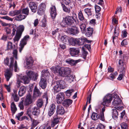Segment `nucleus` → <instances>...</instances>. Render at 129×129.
Returning a JSON list of instances; mask_svg holds the SVG:
<instances>
[{"mask_svg":"<svg viewBox=\"0 0 129 129\" xmlns=\"http://www.w3.org/2000/svg\"><path fill=\"white\" fill-rule=\"evenodd\" d=\"M80 27L82 33H84L86 30L85 25L83 24H82L80 25Z\"/></svg>","mask_w":129,"mask_h":129,"instance_id":"864d4df0","label":"nucleus"},{"mask_svg":"<svg viewBox=\"0 0 129 129\" xmlns=\"http://www.w3.org/2000/svg\"><path fill=\"white\" fill-rule=\"evenodd\" d=\"M98 117V119H99L103 121H105V119L104 116V113H100L99 114Z\"/></svg>","mask_w":129,"mask_h":129,"instance_id":"de8ad7c7","label":"nucleus"},{"mask_svg":"<svg viewBox=\"0 0 129 129\" xmlns=\"http://www.w3.org/2000/svg\"><path fill=\"white\" fill-rule=\"evenodd\" d=\"M29 38V35H27L25 36L21 41L20 43L21 45L24 46L26 44Z\"/></svg>","mask_w":129,"mask_h":129,"instance_id":"4be33fe9","label":"nucleus"},{"mask_svg":"<svg viewBox=\"0 0 129 129\" xmlns=\"http://www.w3.org/2000/svg\"><path fill=\"white\" fill-rule=\"evenodd\" d=\"M31 97V95L30 94H28L27 95L24 102V104L25 106L28 105L32 103V101Z\"/></svg>","mask_w":129,"mask_h":129,"instance_id":"ddd939ff","label":"nucleus"},{"mask_svg":"<svg viewBox=\"0 0 129 129\" xmlns=\"http://www.w3.org/2000/svg\"><path fill=\"white\" fill-rule=\"evenodd\" d=\"M34 61V59L31 56H30L26 58V64L27 69L31 68L33 66Z\"/></svg>","mask_w":129,"mask_h":129,"instance_id":"1a4fd4ad","label":"nucleus"},{"mask_svg":"<svg viewBox=\"0 0 129 129\" xmlns=\"http://www.w3.org/2000/svg\"><path fill=\"white\" fill-rule=\"evenodd\" d=\"M43 104V102L42 100V99H40L38 100L37 102V105L38 107L40 108L42 107Z\"/></svg>","mask_w":129,"mask_h":129,"instance_id":"c03bdc74","label":"nucleus"},{"mask_svg":"<svg viewBox=\"0 0 129 129\" xmlns=\"http://www.w3.org/2000/svg\"><path fill=\"white\" fill-rule=\"evenodd\" d=\"M95 11L96 12H99L101 10L100 7L98 5H96L95 6Z\"/></svg>","mask_w":129,"mask_h":129,"instance_id":"680f3d73","label":"nucleus"},{"mask_svg":"<svg viewBox=\"0 0 129 129\" xmlns=\"http://www.w3.org/2000/svg\"><path fill=\"white\" fill-rule=\"evenodd\" d=\"M56 112L59 114H63L65 112L64 108L61 105H58L57 106Z\"/></svg>","mask_w":129,"mask_h":129,"instance_id":"f3484780","label":"nucleus"},{"mask_svg":"<svg viewBox=\"0 0 129 129\" xmlns=\"http://www.w3.org/2000/svg\"><path fill=\"white\" fill-rule=\"evenodd\" d=\"M80 61H81V60L80 59L75 60L73 59H68L65 60V62L66 63H69L71 66L76 65L78 62Z\"/></svg>","mask_w":129,"mask_h":129,"instance_id":"4468645a","label":"nucleus"},{"mask_svg":"<svg viewBox=\"0 0 129 129\" xmlns=\"http://www.w3.org/2000/svg\"><path fill=\"white\" fill-rule=\"evenodd\" d=\"M126 70V69H124V68L122 70H120L121 74L119 75L118 78H117L118 80H121L122 79L123 76L125 75Z\"/></svg>","mask_w":129,"mask_h":129,"instance_id":"a878e982","label":"nucleus"},{"mask_svg":"<svg viewBox=\"0 0 129 129\" xmlns=\"http://www.w3.org/2000/svg\"><path fill=\"white\" fill-rule=\"evenodd\" d=\"M127 40H128L127 39H124L122 40L121 43V45L125 46L127 45L128 44Z\"/></svg>","mask_w":129,"mask_h":129,"instance_id":"5fc2aeb1","label":"nucleus"},{"mask_svg":"<svg viewBox=\"0 0 129 129\" xmlns=\"http://www.w3.org/2000/svg\"><path fill=\"white\" fill-rule=\"evenodd\" d=\"M21 79L23 81L24 83L25 84L29 83L30 80H31L28 77H27L26 76L22 77L21 78Z\"/></svg>","mask_w":129,"mask_h":129,"instance_id":"4c0bfd02","label":"nucleus"},{"mask_svg":"<svg viewBox=\"0 0 129 129\" xmlns=\"http://www.w3.org/2000/svg\"><path fill=\"white\" fill-rule=\"evenodd\" d=\"M48 71L47 70H44L42 71L41 73V74L42 76L44 78H41L39 82V85L42 89L45 88L47 85L46 82V77H48Z\"/></svg>","mask_w":129,"mask_h":129,"instance_id":"20e7f679","label":"nucleus"},{"mask_svg":"<svg viewBox=\"0 0 129 129\" xmlns=\"http://www.w3.org/2000/svg\"><path fill=\"white\" fill-rule=\"evenodd\" d=\"M26 74L27 76L31 79V78L33 79L35 76L36 74L32 71L27 70L26 72Z\"/></svg>","mask_w":129,"mask_h":129,"instance_id":"5701e85b","label":"nucleus"},{"mask_svg":"<svg viewBox=\"0 0 129 129\" xmlns=\"http://www.w3.org/2000/svg\"><path fill=\"white\" fill-rule=\"evenodd\" d=\"M76 22L75 19H73L70 16H67L63 18L62 21L60 23V25L63 27H67L71 26Z\"/></svg>","mask_w":129,"mask_h":129,"instance_id":"f03ea898","label":"nucleus"},{"mask_svg":"<svg viewBox=\"0 0 129 129\" xmlns=\"http://www.w3.org/2000/svg\"><path fill=\"white\" fill-rule=\"evenodd\" d=\"M31 120V121L32 122V125L33 126L35 127L36 126L38 123V121L37 120L33 119V118Z\"/></svg>","mask_w":129,"mask_h":129,"instance_id":"4d7b16f0","label":"nucleus"},{"mask_svg":"<svg viewBox=\"0 0 129 129\" xmlns=\"http://www.w3.org/2000/svg\"><path fill=\"white\" fill-rule=\"evenodd\" d=\"M50 108L49 110V116H50L54 113L55 110V106L54 104H52L50 106Z\"/></svg>","mask_w":129,"mask_h":129,"instance_id":"aec40b11","label":"nucleus"},{"mask_svg":"<svg viewBox=\"0 0 129 129\" xmlns=\"http://www.w3.org/2000/svg\"><path fill=\"white\" fill-rule=\"evenodd\" d=\"M78 18L80 21H82L85 19L83 14L81 11H80L78 14Z\"/></svg>","mask_w":129,"mask_h":129,"instance_id":"a18cd8bd","label":"nucleus"},{"mask_svg":"<svg viewBox=\"0 0 129 129\" xmlns=\"http://www.w3.org/2000/svg\"><path fill=\"white\" fill-rule=\"evenodd\" d=\"M41 93L39 89L37 88L36 86H35L34 90L33 96L35 98H36L40 96Z\"/></svg>","mask_w":129,"mask_h":129,"instance_id":"b1692460","label":"nucleus"},{"mask_svg":"<svg viewBox=\"0 0 129 129\" xmlns=\"http://www.w3.org/2000/svg\"><path fill=\"white\" fill-rule=\"evenodd\" d=\"M118 115L117 110L115 109H113L112 117L113 118H117Z\"/></svg>","mask_w":129,"mask_h":129,"instance_id":"37998d69","label":"nucleus"},{"mask_svg":"<svg viewBox=\"0 0 129 129\" xmlns=\"http://www.w3.org/2000/svg\"><path fill=\"white\" fill-rule=\"evenodd\" d=\"M59 118L57 116H55L53 117V120L52 122L53 126H55L59 122Z\"/></svg>","mask_w":129,"mask_h":129,"instance_id":"f704fd0d","label":"nucleus"},{"mask_svg":"<svg viewBox=\"0 0 129 129\" xmlns=\"http://www.w3.org/2000/svg\"><path fill=\"white\" fill-rule=\"evenodd\" d=\"M14 60L13 58H11L10 65L9 66V68L6 69L5 70V78L7 81H9L12 75V71L13 70Z\"/></svg>","mask_w":129,"mask_h":129,"instance_id":"7ed1b4c3","label":"nucleus"},{"mask_svg":"<svg viewBox=\"0 0 129 129\" xmlns=\"http://www.w3.org/2000/svg\"><path fill=\"white\" fill-rule=\"evenodd\" d=\"M17 28L16 26H13L12 28V33L11 34V36L13 37L14 36L15 33H17Z\"/></svg>","mask_w":129,"mask_h":129,"instance_id":"3c124183","label":"nucleus"},{"mask_svg":"<svg viewBox=\"0 0 129 129\" xmlns=\"http://www.w3.org/2000/svg\"><path fill=\"white\" fill-rule=\"evenodd\" d=\"M29 6L32 12L34 13L36 12L37 6L35 3L33 2H30Z\"/></svg>","mask_w":129,"mask_h":129,"instance_id":"2eb2a0df","label":"nucleus"},{"mask_svg":"<svg viewBox=\"0 0 129 129\" xmlns=\"http://www.w3.org/2000/svg\"><path fill=\"white\" fill-rule=\"evenodd\" d=\"M74 91V90L73 89L67 90L66 92V96L68 98H69L71 95L72 93Z\"/></svg>","mask_w":129,"mask_h":129,"instance_id":"8fccbe9b","label":"nucleus"},{"mask_svg":"<svg viewBox=\"0 0 129 129\" xmlns=\"http://www.w3.org/2000/svg\"><path fill=\"white\" fill-rule=\"evenodd\" d=\"M32 109L33 108H32L31 107H30L28 108L26 112V114L29 116L31 120L32 119V118L31 116Z\"/></svg>","mask_w":129,"mask_h":129,"instance_id":"58836bf2","label":"nucleus"},{"mask_svg":"<svg viewBox=\"0 0 129 129\" xmlns=\"http://www.w3.org/2000/svg\"><path fill=\"white\" fill-rule=\"evenodd\" d=\"M69 43L70 45L75 46L77 45V38L71 37L69 39Z\"/></svg>","mask_w":129,"mask_h":129,"instance_id":"a211bd4d","label":"nucleus"},{"mask_svg":"<svg viewBox=\"0 0 129 129\" xmlns=\"http://www.w3.org/2000/svg\"><path fill=\"white\" fill-rule=\"evenodd\" d=\"M99 115L96 113L93 112L91 116L92 119L94 120H96L98 119Z\"/></svg>","mask_w":129,"mask_h":129,"instance_id":"79ce46f5","label":"nucleus"},{"mask_svg":"<svg viewBox=\"0 0 129 129\" xmlns=\"http://www.w3.org/2000/svg\"><path fill=\"white\" fill-rule=\"evenodd\" d=\"M40 113V110L39 108L37 107H35L32 112L33 114L35 116H37Z\"/></svg>","mask_w":129,"mask_h":129,"instance_id":"c9c22d12","label":"nucleus"},{"mask_svg":"<svg viewBox=\"0 0 129 129\" xmlns=\"http://www.w3.org/2000/svg\"><path fill=\"white\" fill-rule=\"evenodd\" d=\"M64 94L62 92L58 93L56 95V101L58 104H62L64 100Z\"/></svg>","mask_w":129,"mask_h":129,"instance_id":"0eeeda50","label":"nucleus"},{"mask_svg":"<svg viewBox=\"0 0 129 129\" xmlns=\"http://www.w3.org/2000/svg\"><path fill=\"white\" fill-rule=\"evenodd\" d=\"M96 129H105V126L103 124L98 126Z\"/></svg>","mask_w":129,"mask_h":129,"instance_id":"774afa93","label":"nucleus"},{"mask_svg":"<svg viewBox=\"0 0 129 129\" xmlns=\"http://www.w3.org/2000/svg\"><path fill=\"white\" fill-rule=\"evenodd\" d=\"M50 15L52 19L55 18L57 14L56 9L55 6L53 5L50 8Z\"/></svg>","mask_w":129,"mask_h":129,"instance_id":"9b49d317","label":"nucleus"},{"mask_svg":"<svg viewBox=\"0 0 129 129\" xmlns=\"http://www.w3.org/2000/svg\"><path fill=\"white\" fill-rule=\"evenodd\" d=\"M26 17V15L22 14L20 15L15 17L16 20L18 21H20L23 19H24Z\"/></svg>","mask_w":129,"mask_h":129,"instance_id":"72a5a7b5","label":"nucleus"},{"mask_svg":"<svg viewBox=\"0 0 129 129\" xmlns=\"http://www.w3.org/2000/svg\"><path fill=\"white\" fill-rule=\"evenodd\" d=\"M43 98H45L46 99V103H47L48 100V93L47 92L44 93L43 96Z\"/></svg>","mask_w":129,"mask_h":129,"instance_id":"0e129e2a","label":"nucleus"},{"mask_svg":"<svg viewBox=\"0 0 129 129\" xmlns=\"http://www.w3.org/2000/svg\"><path fill=\"white\" fill-rule=\"evenodd\" d=\"M63 87H61L60 85H57L55 86L54 87V93H56L59 92L61 90V88H62Z\"/></svg>","mask_w":129,"mask_h":129,"instance_id":"2f4dec72","label":"nucleus"},{"mask_svg":"<svg viewBox=\"0 0 129 129\" xmlns=\"http://www.w3.org/2000/svg\"><path fill=\"white\" fill-rule=\"evenodd\" d=\"M60 47L61 49L64 50L66 48V46L65 44L63 43H61L59 44Z\"/></svg>","mask_w":129,"mask_h":129,"instance_id":"338daca9","label":"nucleus"},{"mask_svg":"<svg viewBox=\"0 0 129 129\" xmlns=\"http://www.w3.org/2000/svg\"><path fill=\"white\" fill-rule=\"evenodd\" d=\"M22 13L23 14L26 15H28L29 13V10L28 8L23 9Z\"/></svg>","mask_w":129,"mask_h":129,"instance_id":"603ef678","label":"nucleus"},{"mask_svg":"<svg viewBox=\"0 0 129 129\" xmlns=\"http://www.w3.org/2000/svg\"><path fill=\"white\" fill-rule=\"evenodd\" d=\"M17 32L22 34V33L24 30V27L23 25H20L18 27H17Z\"/></svg>","mask_w":129,"mask_h":129,"instance_id":"c756f323","label":"nucleus"},{"mask_svg":"<svg viewBox=\"0 0 129 129\" xmlns=\"http://www.w3.org/2000/svg\"><path fill=\"white\" fill-rule=\"evenodd\" d=\"M72 15L71 14H69V16H70V17H72L73 19H77V16L76 13L73 11L72 13Z\"/></svg>","mask_w":129,"mask_h":129,"instance_id":"13d9d810","label":"nucleus"},{"mask_svg":"<svg viewBox=\"0 0 129 129\" xmlns=\"http://www.w3.org/2000/svg\"><path fill=\"white\" fill-rule=\"evenodd\" d=\"M86 38L84 37H81L78 39L77 38V45H82L85 43V40Z\"/></svg>","mask_w":129,"mask_h":129,"instance_id":"393cba45","label":"nucleus"},{"mask_svg":"<svg viewBox=\"0 0 129 129\" xmlns=\"http://www.w3.org/2000/svg\"><path fill=\"white\" fill-rule=\"evenodd\" d=\"M23 101L22 100L19 104V107L21 110H23L24 109V106L23 105Z\"/></svg>","mask_w":129,"mask_h":129,"instance_id":"052dcab7","label":"nucleus"},{"mask_svg":"<svg viewBox=\"0 0 129 129\" xmlns=\"http://www.w3.org/2000/svg\"><path fill=\"white\" fill-rule=\"evenodd\" d=\"M124 62L123 60L121 59H119V60L118 64L119 65V67H121V70H122L123 69V68L124 69H125L124 67Z\"/></svg>","mask_w":129,"mask_h":129,"instance_id":"49530a36","label":"nucleus"},{"mask_svg":"<svg viewBox=\"0 0 129 129\" xmlns=\"http://www.w3.org/2000/svg\"><path fill=\"white\" fill-rule=\"evenodd\" d=\"M52 71L54 73H58L60 76L65 77L70 74L71 72L70 69L69 67H60L57 66L55 67H52L51 68Z\"/></svg>","mask_w":129,"mask_h":129,"instance_id":"f257e3e1","label":"nucleus"},{"mask_svg":"<svg viewBox=\"0 0 129 129\" xmlns=\"http://www.w3.org/2000/svg\"><path fill=\"white\" fill-rule=\"evenodd\" d=\"M69 50L70 54L72 56L75 57L78 56L80 52L78 48H70Z\"/></svg>","mask_w":129,"mask_h":129,"instance_id":"9d476101","label":"nucleus"},{"mask_svg":"<svg viewBox=\"0 0 129 129\" xmlns=\"http://www.w3.org/2000/svg\"><path fill=\"white\" fill-rule=\"evenodd\" d=\"M46 8V6L45 3H42L40 4L38 7L37 12L38 14L40 15L44 14Z\"/></svg>","mask_w":129,"mask_h":129,"instance_id":"423d86ee","label":"nucleus"},{"mask_svg":"<svg viewBox=\"0 0 129 129\" xmlns=\"http://www.w3.org/2000/svg\"><path fill=\"white\" fill-rule=\"evenodd\" d=\"M21 35V34L17 32L15 36L14 39V40L15 41H18L20 38Z\"/></svg>","mask_w":129,"mask_h":129,"instance_id":"09e8293b","label":"nucleus"},{"mask_svg":"<svg viewBox=\"0 0 129 129\" xmlns=\"http://www.w3.org/2000/svg\"><path fill=\"white\" fill-rule=\"evenodd\" d=\"M93 31V28L89 27L87 28V29L86 30L84 33L87 36L89 37L92 35Z\"/></svg>","mask_w":129,"mask_h":129,"instance_id":"dca6fc26","label":"nucleus"},{"mask_svg":"<svg viewBox=\"0 0 129 129\" xmlns=\"http://www.w3.org/2000/svg\"><path fill=\"white\" fill-rule=\"evenodd\" d=\"M91 10L92 9L91 8H86L84 10V11L85 13L88 16L92 15Z\"/></svg>","mask_w":129,"mask_h":129,"instance_id":"ea45409f","label":"nucleus"},{"mask_svg":"<svg viewBox=\"0 0 129 129\" xmlns=\"http://www.w3.org/2000/svg\"><path fill=\"white\" fill-rule=\"evenodd\" d=\"M116 29V26L114 29V35L115 36H116V37H117L119 35V31L118 29Z\"/></svg>","mask_w":129,"mask_h":129,"instance_id":"bf43d9fd","label":"nucleus"},{"mask_svg":"<svg viewBox=\"0 0 129 129\" xmlns=\"http://www.w3.org/2000/svg\"><path fill=\"white\" fill-rule=\"evenodd\" d=\"M60 3L63 11L68 13V14H70L71 12L70 9L67 7L63 3L61 2Z\"/></svg>","mask_w":129,"mask_h":129,"instance_id":"cd10ccee","label":"nucleus"},{"mask_svg":"<svg viewBox=\"0 0 129 129\" xmlns=\"http://www.w3.org/2000/svg\"><path fill=\"white\" fill-rule=\"evenodd\" d=\"M13 48L12 43L10 41L8 42L7 44V50H11L13 49Z\"/></svg>","mask_w":129,"mask_h":129,"instance_id":"a19ab883","label":"nucleus"},{"mask_svg":"<svg viewBox=\"0 0 129 129\" xmlns=\"http://www.w3.org/2000/svg\"><path fill=\"white\" fill-rule=\"evenodd\" d=\"M26 88L24 86L21 87L18 91V95L20 96H22L25 93L26 90Z\"/></svg>","mask_w":129,"mask_h":129,"instance_id":"412c9836","label":"nucleus"},{"mask_svg":"<svg viewBox=\"0 0 129 129\" xmlns=\"http://www.w3.org/2000/svg\"><path fill=\"white\" fill-rule=\"evenodd\" d=\"M23 113L24 112H21L18 113L16 115V118H17L18 120L20 121H22L25 119L26 120L28 121L29 118L26 116H23L20 118V117L23 115Z\"/></svg>","mask_w":129,"mask_h":129,"instance_id":"f8f14e48","label":"nucleus"},{"mask_svg":"<svg viewBox=\"0 0 129 129\" xmlns=\"http://www.w3.org/2000/svg\"><path fill=\"white\" fill-rule=\"evenodd\" d=\"M113 98V96L112 94L106 95L104 98L103 101L101 104L103 106H108L111 103Z\"/></svg>","mask_w":129,"mask_h":129,"instance_id":"39448f33","label":"nucleus"},{"mask_svg":"<svg viewBox=\"0 0 129 129\" xmlns=\"http://www.w3.org/2000/svg\"><path fill=\"white\" fill-rule=\"evenodd\" d=\"M63 82V80H60L59 81H57L56 82V84L60 85V87H63L62 84Z\"/></svg>","mask_w":129,"mask_h":129,"instance_id":"6e6d98bb","label":"nucleus"},{"mask_svg":"<svg viewBox=\"0 0 129 129\" xmlns=\"http://www.w3.org/2000/svg\"><path fill=\"white\" fill-rule=\"evenodd\" d=\"M68 31L71 34L76 35L79 33V28L76 26H74L68 28Z\"/></svg>","mask_w":129,"mask_h":129,"instance_id":"6e6552de","label":"nucleus"},{"mask_svg":"<svg viewBox=\"0 0 129 129\" xmlns=\"http://www.w3.org/2000/svg\"><path fill=\"white\" fill-rule=\"evenodd\" d=\"M72 101L69 99L64 100L62 103V105L64 106L68 107L72 103Z\"/></svg>","mask_w":129,"mask_h":129,"instance_id":"6ab92c4d","label":"nucleus"},{"mask_svg":"<svg viewBox=\"0 0 129 129\" xmlns=\"http://www.w3.org/2000/svg\"><path fill=\"white\" fill-rule=\"evenodd\" d=\"M121 127L122 129H127V126L126 124L124 123L121 124Z\"/></svg>","mask_w":129,"mask_h":129,"instance_id":"69168bd1","label":"nucleus"},{"mask_svg":"<svg viewBox=\"0 0 129 129\" xmlns=\"http://www.w3.org/2000/svg\"><path fill=\"white\" fill-rule=\"evenodd\" d=\"M11 109L13 114L15 113L17 110L16 105L13 102H12L11 104Z\"/></svg>","mask_w":129,"mask_h":129,"instance_id":"473e14b6","label":"nucleus"},{"mask_svg":"<svg viewBox=\"0 0 129 129\" xmlns=\"http://www.w3.org/2000/svg\"><path fill=\"white\" fill-rule=\"evenodd\" d=\"M122 101L120 99H115L112 102V104L114 106H116L121 104Z\"/></svg>","mask_w":129,"mask_h":129,"instance_id":"bb28decb","label":"nucleus"},{"mask_svg":"<svg viewBox=\"0 0 129 129\" xmlns=\"http://www.w3.org/2000/svg\"><path fill=\"white\" fill-rule=\"evenodd\" d=\"M21 12L20 10L12 11L9 13V15L12 16H14L15 15L19 14Z\"/></svg>","mask_w":129,"mask_h":129,"instance_id":"c85d7f7f","label":"nucleus"},{"mask_svg":"<svg viewBox=\"0 0 129 129\" xmlns=\"http://www.w3.org/2000/svg\"><path fill=\"white\" fill-rule=\"evenodd\" d=\"M2 18L3 19H6L9 21H13V19L7 16H5L2 17Z\"/></svg>","mask_w":129,"mask_h":129,"instance_id":"e2e57ef3","label":"nucleus"},{"mask_svg":"<svg viewBox=\"0 0 129 129\" xmlns=\"http://www.w3.org/2000/svg\"><path fill=\"white\" fill-rule=\"evenodd\" d=\"M65 77H66V79L67 80L70 82L73 81L74 79V76L71 75L70 74H69L67 76H65Z\"/></svg>","mask_w":129,"mask_h":129,"instance_id":"7c9ffc66","label":"nucleus"},{"mask_svg":"<svg viewBox=\"0 0 129 129\" xmlns=\"http://www.w3.org/2000/svg\"><path fill=\"white\" fill-rule=\"evenodd\" d=\"M69 40L68 37L65 35L62 36L61 39V41L65 44H66L68 41L69 42Z\"/></svg>","mask_w":129,"mask_h":129,"instance_id":"e433bc0d","label":"nucleus"}]
</instances>
